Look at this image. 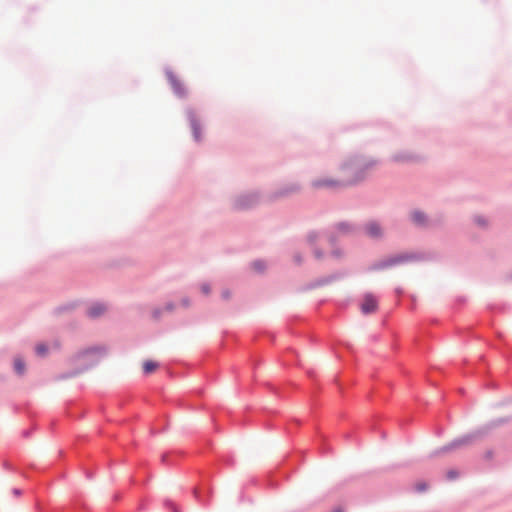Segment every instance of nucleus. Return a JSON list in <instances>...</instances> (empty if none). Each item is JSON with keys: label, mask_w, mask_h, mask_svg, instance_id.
Wrapping results in <instances>:
<instances>
[{"label": "nucleus", "mask_w": 512, "mask_h": 512, "mask_svg": "<svg viewBox=\"0 0 512 512\" xmlns=\"http://www.w3.org/2000/svg\"><path fill=\"white\" fill-rule=\"evenodd\" d=\"M193 133H194L195 138L198 140L199 139V129L196 124L193 125Z\"/></svg>", "instance_id": "13"}, {"label": "nucleus", "mask_w": 512, "mask_h": 512, "mask_svg": "<svg viewBox=\"0 0 512 512\" xmlns=\"http://www.w3.org/2000/svg\"><path fill=\"white\" fill-rule=\"evenodd\" d=\"M253 268L256 270V271H261L264 269V264L260 261H256L253 263Z\"/></svg>", "instance_id": "11"}, {"label": "nucleus", "mask_w": 512, "mask_h": 512, "mask_svg": "<svg viewBox=\"0 0 512 512\" xmlns=\"http://www.w3.org/2000/svg\"><path fill=\"white\" fill-rule=\"evenodd\" d=\"M378 308L377 298L373 294H365L361 303V311L364 314L374 313Z\"/></svg>", "instance_id": "2"}, {"label": "nucleus", "mask_w": 512, "mask_h": 512, "mask_svg": "<svg viewBox=\"0 0 512 512\" xmlns=\"http://www.w3.org/2000/svg\"><path fill=\"white\" fill-rule=\"evenodd\" d=\"M405 158L403 157H396V160H404Z\"/></svg>", "instance_id": "22"}, {"label": "nucleus", "mask_w": 512, "mask_h": 512, "mask_svg": "<svg viewBox=\"0 0 512 512\" xmlns=\"http://www.w3.org/2000/svg\"><path fill=\"white\" fill-rule=\"evenodd\" d=\"M338 228H339V230H341V231H342V230H344V229H345V225H344V224H340V225L338 226Z\"/></svg>", "instance_id": "19"}, {"label": "nucleus", "mask_w": 512, "mask_h": 512, "mask_svg": "<svg viewBox=\"0 0 512 512\" xmlns=\"http://www.w3.org/2000/svg\"><path fill=\"white\" fill-rule=\"evenodd\" d=\"M47 346L45 344H38L36 346V353L39 356H44L47 353Z\"/></svg>", "instance_id": "9"}, {"label": "nucleus", "mask_w": 512, "mask_h": 512, "mask_svg": "<svg viewBox=\"0 0 512 512\" xmlns=\"http://www.w3.org/2000/svg\"><path fill=\"white\" fill-rule=\"evenodd\" d=\"M167 76L174 92L179 96H184L186 91L179 79L173 73H168Z\"/></svg>", "instance_id": "3"}, {"label": "nucleus", "mask_w": 512, "mask_h": 512, "mask_svg": "<svg viewBox=\"0 0 512 512\" xmlns=\"http://www.w3.org/2000/svg\"><path fill=\"white\" fill-rule=\"evenodd\" d=\"M417 489H418L419 491H424V490L426 489V485H425V484H418V485H417Z\"/></svg>", "instance_id": "15"}, {"label": "nucleus", "mask_w": 512, "mask_h": 512, "mask_svg": "<svg viewBox=\"0 0 512 512\" xmlns=\"http://www.w3.org/2000/svg\"><path fill=\"white\" fill-rule=\"evenodd\" d=\"M402 260H403V258H402V257L391 258V259H389V260L387 261V263H386L385 265H386V266H391V265L396 264V263H398V262H400V261H402Z\"/></svg>", "instance_id": "10"}, {"label": "nucleus", "mask_w": 512, "mask_h": 512, "mask_svg": "<svg viewBox=\"0 0 512 512\" xmlns=\"http://www.w3.org/2000/svg\"><path fill=\"white\" fill-rule=\"evenodd\" d=\"M333 512H343V510L341 508H337Z\"/></svg>", "instance_id": "20"}, {"label": "nucleus", "mask_w": 512, "mask_h": 512, "mask_svg": "<svg viewBox=\"0 0 512 512\" xmlns=\"http://www.w3.org/2000/svg\"><path fill=\"white\" fill-rule=\"evenodd\" d=\"M13 494L16 495V496L20 495V490L13 489Z\"/></svg>", "instance_id": "16"}, {"label": "nucleus", "mask_w": 512, "mask_h": 512, "mask_svg": "<svg viewBox=\"0 0 512 512\" xmlns=\"http://www.w3.org/2000/svg\"><path fill=\"white\" fill-rule=\"evenodd\" d=\"M158 363L152 360H147L143 363L144 373L150 374L153 373L158 368Z\"/></svg>", "instance_id": "6"}, {"label": "nucleus", "mask_w": 512, "mask_h": 512, "mask_svg": "<svg viewBox=\"0 0 512 512\" xmlns=\"http://www.w3.org/2000/svg\"><path fill=\"white\" fill-rule=\"evenodd\" d=\"M366 233L373 238L381 236L382 230L377 222H369L365 227Z\"/></svg>", "instance_id": "4"}, {"label": "nucleus", "mask_w": 512, "mask_h": 512, "mask_svg": "<svg viewBox=\"0 0 512 512\" xmlns=\"http://www.w3.org/2000/svg\"><path fill=\"white\" fill-rule=\"evenodd\" d=\"M105 310H106L105 305L100 304V303H97V304L92 305V306L89 308L88 314H89L91 317H98V316H100L102 313H104V311H105Z\"/></svg>", "instance_id": "5"}, {"label": "nucleus", "mask_w": 512, "mask_h": 512, "mask_svg": "<svg viewBox=\"0 0 512 512\" xmlns=\"http://www.w3.org/2000/svg\"><path fill=\"white\" fill-rule=\"evenodd\" d=\"M361 165L356 162L344 164L340 169V175L334 178H319L313 181L312 185L317 189H336L358 182L362 176Z\"/></svg>", "instance_id": "1"}, {"label": "nucleus", "mask_w": 512, "mask_h": 512, "mask_svg": "<svg viewBox=\"0 0 512 512\" xmlns=\"http://www.w3.org/2000/svg\"><path fill=\"white\" fill-rule=\"evenodd\" d=\"M166 308H167V310L171 311V310H173V305L172 304H168Z\"/></svg>", "instance_id": "18"}, {"label": "nucleus", "mask_w": 512, "mask_h": 512, "mask_svg": "<svg viewBox=\"0 0 512 512\" xmlns=\"http://www.w3.org/2000/svg\"><path fill=\"white\" fill-rule=\"evenodd\" d=\"M465 440H457L453 443V446H460L461 444L465 443Z\"/></svg>", "instance_id": "14"}, {"label": "nucleus", "mask_w": 512, "mask_h": 512, "mask_svg": "<svg viewBox=\"0 0 512 512\" xmlns=\"http://www.w3.org/2000/svg\"><path fill=\"white\" fill-rule=\"evenodd\" d=\"M14 368L18 374H23L25 371L24 362L20 358H16L14 361Z\"/></svg>", "instance_id": "8"}, {"label": "nucleus", "mask_w": 512, "mask_h": 512, "mask_svg": "<svg viewBox=\"0 0 512 512\" xmlns=\"http://www.w3.org/2000/svg\"><path fill=\"white\" fill-rule=\"evenodd\" d=\"M201 290H202V292H203L204 294H209V292H210V287H209V285H208V284H203V285L201 286Z\"/></svg>", "instance_id": "12"}, {"label": "nucleus", "mask_w": 512, "mask_h": 512, "mask_svg": "<svg viewBox=\"0 0 512 512\" xmlns=\"http://www.w3.org/2000/svg\"><path fill=\"white\" fill-rule=\"evenodd\" d=\"M247 206L246 204H243V203H240V207H245Z\"/></svg>", "instance_id": "23"}, {"label": "nucleus", "mask_w": 512, "mask_h": 512, "mask_svg": "<svg viewBox=\"0 0 512 512\" xmlns=\"http://www.w3.org/2000/svg\"><path fill=\"white\" fill-rule=\"evenodd\" d=\"M153 316H154V318H158L159 317V311L155 310L154 313H153Z\"/></svg>", "instance_id": "17"}, {"label": "nucleus", "mask_w": 512, "mask_h": 512, "mask_svg": "<svg viewBox=\"0 0 512 512\" xmlns=\"http://www.w3.org/2000/svg\"><path fill=\"white\" fill-rule=\"evenodd\" d=\"M412 220L418 225L423 224L425 222V215L422 212L415 211L412 213Z\"/></svg>", "instance_id": "7"}, {"label": "nucleus", "mask_w": 512, "mask_h": 512, "mask_svg": "<svg viewBox=\"0 0 512 512\" xmlns=\"http://www.w3.org/2000/svg\"><path fill=\"white\" fill-rule=\"evenodd\" d=\"M455 476H456V475H455L454 473H452V472H451V473H449V477H450V478H454Z\"/></svg>", "instance_id": "21"}]
</instances>
